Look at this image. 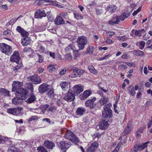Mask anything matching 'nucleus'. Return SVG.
Instances as JSON below:
<instances>
[{"label": "nucleus", "instance_id": "obj_41", "mask_svg": "<svg viewBox=\"0 0 152 152\" xmlns=\"http://www.w3.org/2000/svg\"><path fill=\"white\" fill-rule=\"evenodd\" d=\"M38 152H48L47 150L43 146H40L37 148Z\"/></svg>", "mask_w": 152, "mask_h": 152}, {"label": "nucleus", "instance_id": "obj_30", "mask_svg": "<svg viewBox=\"0 0 152 152\" xmlns=\"http://www.w3.org/2000/svg\"><path fill=\"white\" fill-rule=\"evenodd\" d=\"M23 109L22 107H18L17 108H15V112L14 115H16L17 116L19 115L20 114H21V110Z\"/></svg>", "mask_w": 152, "mask_h": 152}, {"label": "nucleus", "instance_id": "obj_62", "mask_svg": "<svg viewBox=\"0 0 152 152\" xmlns=\"http://www.w3.org/2000/svg\"><path fill=\"white\" fill-rule=\"evenodd\" d=\"M119 148V144H118L116 147L115 149L112 152H118Z\"/></svg>", "mask_w": 152, "mask_h": 152}, {"label": "nucleus", "instance_id": "obj_63", "mask_svg": "<svg viewBox=\"0 0 152 152\" xmlns=\"http://www.w3.org/2000/svg\"><path fill=\"white\" fill-rule=\"evenodd\" d=\"M152 125V117L151 120H150L148 124V128H149Z\"/></svg>", "mask_w": 152, "mask_h": 152}, {"label": "nucleus", "instance_id": "obj_36", "mask_svg": "<svg viewBox=\"0 0 152 152\" xmlns=\"http://www.w3.org/2000/svg\"><path fill=\"white\" fill-rule=\"evenodd\" d=\"M138 43L139 45H138L137 44H136L139 47L140 49L142 50L145 46V42L143 41H139Z\"/></svg>", "mask_w": 152, "mask_h": 152}, {"label": "nucleus", "instance_id": "obj_13", "mask_svg": "<svg viewBox=\"0 0 152 152\" xmlns=\"http://www.w3.org/2000/svg\"><path fill=\"white\" fill-rule=\"evenodd\" d=\"M51 86L44 83L40 85L39 87V90L40 92L43 93L46 91H47L48 89H51Z\"/></svg>", "mask_w": 152, "mask_h": 152}, {"label": "nucleus", "instance_id": "obj_11", "mask_svg": "<svg viewBox=\"0 0 152 152\" xmlns=\"http://www.w3.org/2000/svg\"><path fill=\"white\" fill-rule=\"evenodd\" d=\"M20 60V55L18 51H15L14 52L13 54L10 58L11 61L15 62L17 64L19 62Z\"/></svg>", "mask_w": 152, "mask_h": 152}, {"label": "nucleus", "instance_id": "obj_2", "mask_svg": "<svg viewBox=\"0 0 152 152\" xmlns=\"http://www.w3.org/2000/svg\"><path fill=\"white\" fill-rule=\"evenodd\" d=\"M23 84L22 82L17 81H14L12 84V91L14 92L16 91L15 93L22 94H27L28 92L23 88H22Z\"/></svg>", "mask_w": 152, "mask_h": 152}, {"label": "nucleus", "instance_id": "obj_16", "mask_svg": "<svg viewBox=\"0 0 152 152\" xmlns=\"http://www.w3.org/2000/svg\"><path fill=\"white\" fill-rule=\"evenodd\" d=\"M91 92L90 90L85 91L83 94L80 95L79 98L81 100H83L86 99L90 95Z\"/></svg>", "mask_w": 152, "mask_h": 152}, {"label": "nucleus", "instance_id": "obj_40", "mask_svg": "<svg viewBox=\"0 0 152 152\" xmlns=\"http://www.w3.org/2000/svg\"><path fill=\"white\" fill-rule=\"evenodd\" d=\"M54 22L56 25L63 24L64 23V21L63 20H55Z\"/></svg>", "mask_w": 152, "mask_h": 152}, {"label": "nucleus", "instance_id": "obj_25", "mask_svg": "<svg viewBox=\"0 0 152 152\" xmlns=\"http://www.w3.org/2000/svg\"><path fill=\"white\" fill-rule=\"evenodd\" d=\"M117 7L114 5H111L109 6L107 8V12H109L111 13L114 11H115Z\"/></svg>", "mask_w": 152, "mask_h": 152}, {"label": "nucleus", "instance_id": "obj_64", "mask_svg": "<svg viewBox=\"0 0 152 152\" xmlns=\"http://www.w3.org/2000/svg\"><path fill=\"white\" fill-rule=\"evenodd\" d=\"M145 104L146 106L151 105H152V102L151 101H148L146 102Z\"/></svg>", "mask_w": 152, "mask_h": 152}, {"label": "nucleus", "instance_id": "obj_3", "mask_svg": "<svg viewBox=\"0 0 152 152\" xmlns=\"http://www.w3.org/2000/svg\"><path fill=\"white\" fill-rule=\"evenodd\" d=\"M64 136L65 138L71 140L75 144H76L79 141V139L76 137L75 135L69 130L66 131Z\"/></svg>", "mask_w": 152, "mask_h": 152}, {"label": "nucleus", "instance_id": "obj_4", "mask_svg": "<svg viewBox=\"0 0 152 152\" xmlns=\"http://www.w3.org/2000/svg\"><path fill=\"white\" fill-rule=\"evenodd\" d=\"M87 39L84 36L79 37L77 40V43L79 50H82L85 48V46L87 44Z\"/></svg>", "mask_w": 152, "mask_h": 152}, {"label": "nucleus", "instance_id": "obj_51", "mask_svg": "<svg viewBox=\"0 0 152 152\" xmlns=\"http://www.w3.org/2000/svg\"><path fill=\"white\" fill-rule=\"evenodd\" d=\"M8 139V138L0 135V143L3 141H7Z\"/></svg>", "mask_w": 152, "mask_h": 152}, {"label": "nucleus", "instance_id": "obj_50", "mask_svg": "<svg viewBox=\"0 0 152 152\" xmlns=\"http://www.w3.org/2000/svg\"><path fill=\"white\" fill-rule=\"evenodd\" d=\"M50 2H52L51 4L53 5H54V6H57L58 7L62 8V6L58 4L57 3V2L56 1H51Z\"/></svg>", "mask_w": 152, "mask_h": 152}, {"label": "nucleus", "instance_id": "obj_60", "mask_svg": "<svg viewBox=\"0 0 152 152\" xmlns=\"http://www.w3.org/2000/svg\"><path fill=\"white\" fill-rule=\"evenodd\" d=\"M108 36L111 37L115 34V33L113 31H108L106 33Z\"/></svg>", "mask_w": 152, "mask_h": 152}, {"label": "nucleus", "instance_id": "obj_49", "mask_svg": "<svg viewBox=\"0 0 152 152\" xmlns=\"http://www.w3.org/2000/svg\"><path fill=\"white\" fill-rule=\"evenodd\" d=\"M89 69L90 71L92 73L95 74L96 73V70L93 67H89Z\"/></svg>", "mask_w": 152, "mask_h": 152}, {"label": "nucleus", "instance_id": "obj_33", "mask_svg": "<svg viewBox=\"0 0 152 152\" xmlns=\"http://www.w3.org/2000/svg\"><path fill=\"white\" fill-rule=\"evenodd\" d=\"M47 69H48L49 72H50L55 71L56 69L55 66L51 64L48 65L47 66Z\"/></svg>", "mask_w": 152, "mask_h": 152}, {"label": "nucleus", "instance_id": "obj_43", "mask_svg": "<svg viewBox=\"0 0 152 152\" xmlns=\"http://www.w3.org/2000/svg\"><path fill=\"white\" fill-rule=\"evenodd\" d=\"M12 32L9 29H7L4 31L3 33V35L7 36H10L12 34Z\"/></svg>", "mask_w": 152, "mask_h": 152}, {"label": "nucleus", "instance_id": "obj_53", "mask_svg": "<svg viewBox=\"0 0 152 152\" xmlns=\"http://www.w3.org/2000/svg\"><path fill=\"white\" fill-rule=\"evenodd\" d=\"M84 72V71L80 69H78L77 71V75H82Z\"/></svg>", "mask_w": 152, "mask_h": 152}, {"label": "nucleus", "instance_id": "obj_42", "mask_svg": "<svg viewBox=\"0 0 152 152\" xmlns=\"http://www.w3.org/2000/svg\"><path fill=\"white\" fill-rule=\"evenodd\" d=\"M145 128L144 127H142L140 128L136 132V134L137 136H140V133H143Z\"/></svg>", "mask_w": 152, "mask_h": 152}, {"label": "nucleus", "instance_id": "obj_1", "mask_svg": "<svg viewBox=\"0 0 152 152\" xmlns=\"http://www.w3.org/2000/svg\"><path fill=\"white\" fill-rule=\"evenodd\" d=\"M16 30L20 33L21 36L24 38L22 39L21 43L23 46H26L29 44L31 39L28 37L29 34L28 32L25 31L20 26L17 27Z\"/></svg>", "mask_w": 152, "mask_h": 152}, {"label": "nucleus", "instance_id": "obj_17", "mask_svg": "<svg viewBox=\"0 0 152 152\" xmlns=\"http://www.w3.org/2000/svg\"><path fill=\"white\" fill-rule=\"evenodd\" d=\"M108 126V122L104 120L101 122L99 124V128L102 130H105Z\"/></svg>", "mask_w": 152, "mask_h": 152}, {"label": "nucleus", "instance_id": "obj_47", "mask_svg": "<svg viewBox=\"0 0 152 152\" xmlns=\"http://www.w3.org/2000/svg\"><path fill=\"white\" fill-rule=\"evenodd\" d=\"M74 53L75 54V59H76L77 57H78L80 56V53H79L78 50H75L74 51Z\"/></svg>", "mask_w": 152, "mask_h": 152}, {"label": "nucleus", "instance_id": "obj_44", "mask_svg": "<svg viewBox=\"0 0 152 152\" xmlns=\"http://www.w3.org/2000/svg\"><path fill=\"white\" fill-rule=\"evenodd\" d=\"M65 58L68 61H71L72 59L71 54L70 53L67 54L65 56Z\"/></svg>", "mask_w": 152, "mask_h": 152}, {"label": "nucleus", "instance_id": "obj_8", "mask_svg": "<svg viewBox=\"0 0 152 152\" xmlns=\"http://www.w3.org/2000/svg\"><path fill=\"white\" fill-rule=\"evenodd\" d=\"M149 142H147L145 143H142L140 144H135L133 148V152H137L138 151H141L147 146V144Z\"/></svg>", "mask_w": 152, "mask_h": 152}, {"label": "nucleus", "instance_id": "obj_56", "mask_svg": "<svg viewBox=\"0 0 152 152\" xmlns=\"http://www.w3.org/2000/svg\"><path fill=\"white\" fill-rule=\"evenodd\" d=\"M66 72V69H64L61 70L59 73V75H63Z\"/></svg>", "mask_w": 152, "mask_h": 152}, {"label": "nucleus", "instance_id": "obj_58", "mask_svg": "<svg viewBox=\"0 0 152 152\" xmlns=\"http://www.w3.org/2000/svg\"><path fill=\"white\" fill-rule=\"evenodd\" d=\"M38 119L37 116H32L31 118H29V121H31L33 120H37Z\"/></svg>", "mask_w": 152, "mask_h": 152}, {"label": "nucleus", "instance_id": "obj_54", "mask_svg": "<svg viewBox=\"0 0 152 152\" xmlns=\"http://www.w3.org/2000/svg\"><path fill=\"white\" fill-rule=\"evenodd\" d=\"M74 15L75 18L76 19H82L83 18V16L77 14H74Z\"/></svg>", "mask_w": 152, "mask_h": 152}, {"label": "nucleus", "instance_id": "obj_61", "mask_svg": "<svg viewBox=\"0 0 152 152\" xmlns=\"http://www.w3.org/2000/svg\"><path fill=\"white\" fill-rule=\"evenodd\" d=\"M139 31L140 33V37H141L142 36V34H144L145 32V31L144 29L139 30Z\"/></svg>", "mask_w": 152, "mask_h": 152}, {"label": "nucleus", "instance_id": "obj_28", "mask_svg": "<svg viewBox=\"0 0 152 152\" xmlns=\"http://www.w3.org/2000/svg\"><path fill=\"white\" fill-rule=\"evenodd\" d=\"M67 14L65 13H62L58 15L56 19H63L67 18Z\"/></svg>", "mask_w": 152, "mask_h": 152}, {"label": "nucleus", "instance_id": "obj_27", "mask_svg": "<svg viewBox=\"0 0 152 152\" xmlns=\"http://www.w3.org/2000/svg\"><path fill=\"white\" fill-rule=\"evenodd\" d=\"M0 93L2 95L6 96H10L9 92L8 91H7L5 89L0 88Z\"/></svg>", "mask_w": 152, "mask_h": 152}, {"label": "nucleus", "instance_id": "obj_34", "mask_svg": "<svg viewBox=\"0 0 152 152\" xmlns=\"http://www.w3.org/2000/svg\"><path fill=\"white\" fill-rule=\"evenodd\" d=\"M74 46L72 44H70L69 45L65 48V50L69 52H71L74 50Z\"/></svg>", "mask_w": 152, "mask_h": 152}, {"label": "nucleus", "instance_id": "obj_52", "mask_svg": "<svg viewBox=\"0 0 152 152\" xmlns=\"http://www.w3.org/2000/svg\"><path fill=\"white\" fill-rule=\"evenodd\" d=\"M118 37L119 38L120 40L123 41H125L128 39L127 37L124 36L121 37Z\"/></svg>", "mask_w": 152, "mask_h": 152}, {"label": "nucleus", "instance_id": "obj_14", "mask_svg": "<svg viewBox=\"0 0 152 152\" xmlns=\"http://www.w3.org/2000/svg\"><path fill=\"white\" fill-rule=\"evenodd\" d=\"M98 145V142H94L91 144V146L86 150V152H95Z\"/></svg>", "mask_w": 152, "mask_h": 152}, {"label": "nucleus", "instance_id": "obj_7", "mask_svg": "<svg viewBox=\"0 0 152 152\" xmlns=\"http://www.w3.org/2000/svg\"><path fill=\"white\" fill-rule=\"evenodd\" d=\"M0 49L3 53L9 55L12 51L11 47L5 43H2L0 44Z\"/></svg>", "mask_w": 152, "mask_h": 152}, {"label": "nucleus", "instance_id": "obj_22", "mask_svg": "<svg viewBox=\"0 0 152 152\" xmlns=\"http://www.w3.org/2000/svg\"><path fill=\"white\" fill-rule=\"evenodd\" d=\"M86 111V110L83 107H79L76 111V114L78 115H81L85 113Z\"/></svg>", "mask_w": 152, "mask_h": 152}, {"label": "nucleus", "instance_id": "obj_31", "mask_svg": "<svg viewBox=\"0 0 152 152\" xmlns=\"http://www.w3.org/2000/svg\"><path fill=\"white\" fill-rule=\"evenodd\" d=\"M134 54L137 56H141L144 54V52L142 51L139 50H134L133 51Z\"/></svg>", "mask_w": 152, "mask_h": 152}, {"label": "nucleus", "instance_id": "obj_18", "mask_svg": "<svg viewBox=\"0 0 152 152\" xmlns=\"http://www.w3.org/2000/svg\"><path fill=\"white\" fill-rule=\"evenodd\" d=\"M74 90L77 93V94L82 92L83 90V87L79 85H75L74 87Z\"/></svg>", "mask_w": 152, "mask_h": 152}, {"label": "nucleus", "instance_id": "obj_32", "mask_svg": "<svg viewBox=\"0 0 152 152\" xmlns=\"http://www.w3.org/2000/svg\"><path fill=\"white\" fill-rule=\"evenodd\" d=\"M68 83L66 82H62L60 83V86L64 90H65L68 88Z\"/></svg>", "mask_w": 152, "mask_h": 152}, {"label": "nucleus", "instance_id": "obj_45", "mask_svg": "<svg viewBox=\"0 0 152 152\" xmlns=\"http://www.w3.org/2000/svg\"><path fill=\"white\" fill-rule=\"evenodd\" d=\"M130 88H131V91H130L129 90L130 94L132 95L133 96L136 93V92L134 89V87L132 86H130V87H129V88L130 89Z\"/></svg>", "mask_w": 152, "mask_h": 152}, {"label": "nucleus", "instance_id": "obj_48", "mask_svg": "<svg viewBox=\"0 0 152 152\" xmlns=\"http://www.w3.org/2000/svg\"><path fill=\"white\" fill-rule=\"evenodd\" d=\"M117 103V102H115V103L114 104H113V107H114V110L115 111V113H116L118 114V111L119 110L118 109V108L116 106Z\"/></svg>", "mask_w": 152, "mask_h": 152}, {"label": "nucleus", "instance_id": "obj_57", "mask_svg": "<svg viewBox=\"0 0 152 152\" xmlns=\"http://www.w3.org/2000/svg\"><path fill=\"white\" fill-rule=\"evenodd\" d=\"M111 56V55L110 54H108L107 55H106L103 57L99 58V60L102 61V60H104L105 59H106L107 58H108L109 57Z\"/></svg>", "mask_w": 152, "mask_h": 152}, {"label": "nucleus", "instance_id": "obj_15", "mask_svg": "<svg viewBox=\"0 0 152 152\" xmlns=\"http://www.w3.org/2000/svg\"><path fill=\"white\" fill-rule=\"evenodd\" d=\"M29 78L35 84H39L41 82V79L39 76L37 75H35L30 76L29 77Z\"/></svg>", "mask_w": 152, "mask_h": 152}, {"label": "nucleus", "instance_id": "obj_9", "mask_svg": "<svg viewBox=\"0 0 152 152\" xmlns=\"http://www.w3.org/2000/svg\"><path fill=\"white\" fill-rule=\"evenodd\" d=\"M58 145L63 152H66L67 149L70 146L71 144L70 142L63 141H61Z\"/></svg>", "mask_w": 152, "mask_h": 152}, {"label": "nucleus", "instance_id": "obj_6", "mask_svg": "<svg viewBox=\"0 0 152 152\" xmlns=\"http://www.w3.org/2000/svg\"><path fill=\"white\" fill-rule=\"evenodd\" d=\"M102 115L103 118H110L112 116V110L107 105L104 106Z\"/></svg>", "mask_w": 152, "mask_h": 152}, {"label": "nucleus", "instance_id": "obj_59", "mask_svg": "<svg viewBox=\"0 0 152 152\" xmlns=\"http://www.w3.org/2000/svg\"><path fill=\"white\" fill-rule=\"evenodd\" d=\"M141 9V7H139V8L137 9L136 11H135L133 13V16H134L136 15L140 11Z\"/></svg>", "mask_w": 152, "mask_h": 152}, {"label": "nucleus", "instance_id": "obj_10", "mask_svg": "<svg viewBox=\"0 0 152 152\" xmlns=\"http://www.w3.org/2000/svg\"><path fill=\"white\" fill-rule=\"evenodd\" d=\"M75 96V95L72 91V92L69 91L68 93L65 94L64 99L67 101L71 102L74 100Z\"/></svg>", "mask_w": 152, "mask_h": 152}, {"label": "nucleus", "instance_id": "obj_35", "mask_svg": "<svg viewBox=\"0 0 152 152\" xmlns=\"http://www.w3.org/2000/svg\"><path fill=\"white\" fill-rule=\"evenodd\" d=\"M26 87L29 89L31 92H33L34 88L33 85L30 83H28L26 84Z\"/></svg>", "mask_w": 152, "mask_h": 152}, {"label": "nucleus", "instance_id": "obj_20", "mask_svg": "<svg viewBox=\"0 0 152 152\" xmlns=\"http://www.w3.org/2000/svg\"><path fill=\"white\" fill-rule=\"evenodd\" d=\"M96 100V98L94 97L91 99L88 100L85 103L86 106L91 107L93 106L94 102Z\"/></svg>", "mask_w": 152, "mask_h": 152}, {"label": "nucleus", "instance_id": "obj_21", "mask_svg": "<svg viewBox=\"0 0 152 152\" xmlns=\"http://www.w3.org/2000/svg\"><path fill=\"white\" fill-rule=\"evenodd\" d=\"M44 145L47 148L52 149L55 146V144L52 142L49 141H45L44 143Z\"/></svg>", "mask_w": 152, "mask_h": 152}, {"label": "nucleus", "instance_id": "obj_37", "mask_svg": "<svg viewBox=\"0 0 152 152\" xmlns=\"http://www.w3.org/2000/svg\"><path fill=\"white\" fill-rule=\"evenodd\" d=\"M107 100L108 99L107 98L102 97L99 100L100 104L101 105H104V104L106 103Z\"/></svg>", "mask_w": 152, "mask_h": 152}, {"label": "nucleus", "instance_id": "obj_39", "mask_svg": "<svg viewBox=\"0 0 152 152\" xmlns=\"http://www.w3.org/2000/svg\"><path fill=\"white\" fill-rule=\"evenodd\" d=\"M47 91H48V95L50 98L53 97L54 96V93L53 90V88L52 86L51 89H48L47 90Z\"/></svg>", "mask_w": 152, "mask_h": 152}, {"label": "nucleus", "instance_id": "obj_29", "mask_svg": "<svg viewBox=\"0 0 152 152\" xmlns=\"http://www.w3.org/2000/svg\"><path fill=\"white\" fill-rule=\"evenodd\" d=\"M94 47L92 46H89L86 49L87 53L92 54L93 52Z\"/></svg>", "mask_w": 152, "mask_h": 152}, {"label": "nucleus", "instance_id": "obj_24", "mask_svg": "<svg viewBox=\"0 0 152 152\" xmlns=\"http://www.w3.org/2000/svg\"><path fill=\"white\" fill-rule=\"evenodd\" d=\"M26 145L25 143H22L20 144L18 146V147H17L18 151L20 152H22V151L24 150L25 148L26 147Z\"/></svg>", "mask_w": 152, "mask_h": 152}, {"label": "nucleus", "instance_id": "obj_12", "mask_svg": "<svg viewBox=\"0 0 152 152\" xmlns=\"http://www.w3.org/2000/svg\"><path fill=\"white\" fill-rule=\"evenodd\" d=\"M46 16V14L44 10L40 9L37 10L35 15V18H41L43 17Z\"/></svg>", "mask_w": 152, "mask_h": 152}, {"label": "nucleus", "instance_id": "obj_26", "mask_svg": "<svg viewBox=\"0 0 152 152\" xmlns=\"http://www.w3.org/2000/svg\"><path fill=\"white\" fill-rule=\"evenodd\" d=\"M129 15L127 13L124 12L120 16H117L116 19H125L128 17Z\"/></svg>", "mask_w": 152, "mask_h": 152}, {"label": "nucleus", "instance_id": "obj_38", "mask_svg": "<svg viewBox=\"0 0 152 152\" xmlns=\"http://www.w3.org/2000/svg\"><path fill=\"white\" fill-rule=\"evenodd\" d=\"M120 20H109L108 23L111 25L117 24L120 22Z\"/></svg>", "mask_w": 152, "mask_h": 152}, {"label": "nucleus", "instance_id": "obj_5", "mask_svg": "<svg viewBox=\"0 0 152 152\" xmlns=\"http://www.w3.org/2000/svg\"><path fill=\"white\" fill-rule=\"evenodd\" d=\"M16 97H14L12 100V103L15 105H17L20 103V100L25 99L26 98L27 94H20L18 93L15 94Z\"/></svg>", "mask_w": 152, "mask_h": 152}, {"label": "nucleus", "instance_id": "obj_19", "mask_svg": "<svg viewBox=\"0 0 152 152\" xmlns=\"http://www.w3.org/2000/svg\"><path fill=\"white\" fill-rule=\"evenodd\" d=\"M36 99V97L33 93L30 94L28 98L26 101V102L28 103H32Z\"/></svg>", "mask_w": 152, "mask_h": 152}, {"label": "nucleus", "instance_id": "obj_55", "mask_svg": "<svg viewBox=\"0 0 152 152\" xmlns=\"http://www.w3.org/2000/svg\"><path fill=\"white\" fill-rule=\"evenodd\" d=\"M0 8L1 9L4 10H6L8 9L7 5L6 4L0 6Z\"/></svg>", "mask_w": 152, "mask_h": 152}, {"label": "nucleus", "instance_id": "obj_46", "mask_svg": "<svg viewBox=\"0 0 152 152\" xmlns=\"http://www.w3.org/2000/svg\"><path fill=\"white\" fill-rule=\"evenodd\" d=\"M7 111L8 113L14 115L15 108H9L7 110Z\"/></svg>", "mask_w": 152, "mask_h": 152}, {"label": "nucleus", "instance_id": "obj_23", "mask_svg": "<svg viewBox=\"0 0 152 152\" xmlns=\"http://www.w3.org/2000/svg\"><path fill=\"white\" fill-rule=\"evenodd\" d=\"M132 128L133 127L132 126L131 122H129L128 123L127 126L125 130V132L126 134L129 133L131 130L132 129Z\"/></svg>", "mask_w": 152, "mask_h": 152}]
</instances>
